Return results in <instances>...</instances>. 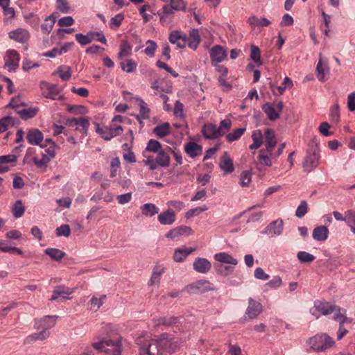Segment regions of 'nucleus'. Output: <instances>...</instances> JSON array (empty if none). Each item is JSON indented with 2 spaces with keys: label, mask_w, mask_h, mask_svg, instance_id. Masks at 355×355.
Returning a JSON list of instances; mask_svg holds the SVG:
<instances>
[{
  "label": "nucleus",
  "mask_w": 355,
  "mask_h": 355,
  "mask_svg": "<svg viewBox=\"0 0 355 355\" xmlns=\"http://www.w3.org/2000/svg\"><path fill=\"white\" fill-rule=\"evenodd\" d=\"M139 345L141 355H169L177 347V343L173 339L162 337L159 339L150 340L147 344Z\"/></svg>",
  "instance_id": "obj_1"
},
{
  "label": "nucleus",
  "mask_w": 355,
  "mask_h": 355,
  "mask_svg": "<svg viewBox=\"0 0 355 355\" xmlns=\"http://www.w3.org/2000/svg\"><path fill=\"white\" fill-rule=\"evenodd\" d=\"M311 347L317 352H322L332 347L335 342L334 339L327 334L315 335L309 339Z\"/></svg>",
  "instance_id": "obj_2"
},
{
  "label": "nucleus",
  "mask_w": 355,
  "mask_h": 355,
  "mask_svg": "<svg viewBox=\"0 0 355 355\" xmlns=\"http://www.w3.org/2000/svg\"><path fill=\"white\" fill-rule=\"evenodd\" d=\"M320 149L318 147L309 148L307 150L306 157L302 163V168L304 172L310 173L319 164Z\"/></svg>",
  "instance_id": "obj_3"
},
{
  "label": "nucleus",
  "mask_w": 355,
  "mask_h": 355,
  "mask_svg": "<svg viewBox=\"0 0 355 355\" xmlns=\"http://www.w3.org/2000/svg\"><path fill=\"white\" fill-rule=\"evenodd\" d=\"M217 289L209 281L200 279L194 283L188 284L185 287V291L190 294L205 293L209 291H215Z\"/></svg>",
  "instance_id": "obj_4"
},
{
  "label": "nucleus",
  "mask_w": 355,
  "mask_h": 355,
  "mask_svg": "<svg viewBox=\"0 0 355 355\" xmlns=\"http://www.w3.org/2000/svg\"><path fill=\"white\" fill-rule=\"evenodd\" d=\"M40 89L42 94L44 98L58 101H63L64 99L63 95H59L60 92L57 85L42 81L40 83Z\"/></svg>",
  "instance_id": "obj_5"
},
{
  "label": "nucleus",
  "mask_w": 355,
  "mask_h": 355,
  "mask_svg": "<svg viewBox=\"0 0 355 355\" xmlns=\"http://www.w3.org/2000/svg\"><path fill=\"white\" fill-rule=\"evenodd\" d=\"M76 41L82 46L87 45L92 40L98 41L104 44H107V40L105 35L101 32L89 31L87 35L77 33L75 35Z\"/></svg>",
  "instance_id": "obj_6"
},
{
  "label": "nucleus",
  "mask_w": 355,
  "mask_h": 355,
  "mask_svg": "<svg viewBox=\"0 0 355 355\" xmlns=\"http://www.w3.org/2000/svg\"><path fill=\"white\" fill-rule=\"evenodd\" d=\"M94 125L96 126V132L103 139L106 141H109L116 136L121 135L123 131V129L121 125H118L117 127L110 126L101 128L99 124L97 123H95Z\"/></svg>",
  "instance_id": "obj_7"
},
{
  "label": "nucleus",
  "mask_w": 355,
  "mask_h": 355,
  "mask_svg": "<svg viewBox=\"0 0 355 355\" xmlns=\"http://www.w3.org/2000/svg\"><path fill=\"white\" fill-rule=\"evenodd\" d=\"M284 107L282 101H279L275 107L271 103L267 102L262 105L263 111L266 114L270 121H274L279 118L280 112Z\"/></svg>",
  "instance_id": "obj_8"
},
{
  "label": "nucleus",
  "mask_w": 355,
  "mask_h": 355,
  "mask_svg": "<svg viewBox=\"0 0 355 355\" xmlns=\"http://www.w3.org/2000/svg\"><path fill=\"white\" fill-rule=\"evenodd\" d=\"M314 309L324 315H328L332 313L336 314L338 311H342L339 306L331 304L328 302L319 300L315 302Z\"/></svg>",
  "instance_id": "obj_9"
},
{
  "label": "nucleus",
  "mask_w": 355,
  "mask_h": 355,
  "mask_svg": "<svg viewBox=\"0 0 355 355\" xmlns=\"http://www.w3.org/2000/svg\"><path fill=\"white\" fill-rule=\"evenodd\" d=\"M262 305L252 297L248 300V306L245 311V315L250 319L257 318L262 312Z\"/></svg>",
  "instance_id": "obj_10"
},
{
  "label": "nucleus",
  "mask_w": 355,
  "mask_h": 355,
  "mask_svg": "<svg viewBox=\"0 0 355 355\" xmlns=\"http://www.w3.org/2000/svg\"><path fill=\"white\" fill-rule=\"evenodd\" d=\"M264 136L266 146L264 150L266 151V153L272 156V151L277 144L275 132L270 128H266L264 131Z\"/></svg>",
  "instance_id": "obj_11"
},
{
  "label": "nucleus",
  "mask_w": 355,
  "mask_h": 355,
  "mask_svg": "<svg viewBox=\"0 0 355 355\" xmlns=\"http://www.w3.org/2000/svg\"><path fill=\"white\" fill-rule=\"evenodd\" d=\"M168 40L178 49H184L187 45V35L180 31H173L169 34Z\"/></svg>",
  "instance_id": "obj_12"
},
{
  "label": "nucleus",
  "mask_w": 355,
  "mask_h": 355,
  "mask_svg": "<svg viewBox=\"0 0 355 355\" xmlns=\"http://www.w3.org/2000/svg\"><path fill=\"white\" fill-rule=\"evenodd\" d=\"M7 54L8 58L6 61L5 67H9L10 72L15 71L19 65V54L15 49L8 50Z\"/></svg>",
  "instance_id": "obj_13"
},
{
  "label": "nucleus",
  "mask_w": 355,
  "mask_h": 355,
  "mask_svg": "<svg viewBox=\"0 0 355 355\" xmlns=\"http://www.w3.org/2000/svg\"><path fill=\"white\" fill-rule=\"evenodd\" d=\"M210 58L212 62L219 63L227 57V52L220 45H215L210 49Z\"/></svg>",
  "instance_id": "obj_14"
},
{
  "label": "nucleus",
  "mask_w": 355,
  "mask_h": 355,
  "mask_svg": "<svg viewBox=\"0 0 355 355\" xmlns=\"http://www.w3.org/2000/svg\"><path fill=\"white\" fill-rule=\"evenodd\" d=\"M284 222L282 220H277L271 222L266 229L261 232L263 234H271L272 236L280 235L283 230Z\"/></svg>",
  "instance_id": "obj_15"
},
{
  "label": "nucleus",
  "mask_w": 355,
  "mask_h": 355,
  "mask_svg": "<svg viewBox=\"0 0 355 355\" xmlns=\"http://www.w3.org/2000/svg\"><path fill=\"white\" fill-rule=\"evenodd\" d=\"M57 318L58 316L56 315H46L40 320L36 321L34 327L37 329L42 328L47 331L49 329L55 326Z\"/></svg>",
  "instance_id": "obj_16"
},
{
  "label": "nucleus",
  "mask_w": 355,
  "mask_h": 355,
  "mask_svg": "<svg viewBox=\"0 0 355 355\" xmlns=\"http://www.w3.org/2000/svg\"><path fill=\"white\" fill-rule=\"evenodd\" d=\"M8 35L11 40L19 43L26 42L30 37L28 31L21 28L9 32Z\"/></svg>",
  "instance_id": "obj_17"
},
{
  "label": "nucleus",
  "mask_w": 355,
  "mask_h": 355,
  "mask_svg": "<svg viewBox=\"0 0 355 355\" xmlns=\"http://www.w3.org/2000/svg\"><path fill=\"white\" fill-rule=\"evenodd\" d=\"M193 267L196 272L206 274L210 270L211 263L205 258L198 257L193 262Z\"/></svg>",
  "instance_id": "obj_18"
},
{
  "label": "nucleus",
  "mask_w": 355,
  "mask_h": 355,
  "mask_svg": "<svg viewBox=\"0 0 355 355\" xmlns=\"http://www.w3.org/2000/svg\"><path fill=\"white\" fill-rule=\"evenodd\" d=\"M202 133L208 139H215L220 136L218 127L214 123L205 124L202 127Z\"/></svg>",
  "instance_id": "obj_19"
},
{
  "label": "nucleus",
  "mask_w": 355,
  "mask_h": 355,
  "mask_svg": "<svg viewBox=\"0 0 355 355\" xmlns=\"http://www.w3.org/2000/svg\"><path fill=\"white\" fill-rule=\"evenodd\" d=\"M26 139L31 145H40L43 140V134L40 130L32 128L28 131Z\"/></svg>",
  "instance_id": "obj_20"
},
{
  "label": "nucleus",
  "mask_w": 355,
  "mask_h": 355,
  "mask_svg": "<svg viewBox=\"0 0 355 355\" xmlns=\"http://www.w3.org/2000/svg\"><path fill=\"white\" fill-rule=\"evenodd\" d=\"M219 166L225 173H230L234 171V166L233 160L230 157L227 152H224L222 155Z\"/></svg>",
  "instance_id": "obj_21"
},
{
  "label": "nucleus",
  "mask_w": 355,
  "mask_h": 355,
  "mask_svg": "<svg viewBox=\"0 0 355 355\" xmlns=\"http://www.w3.org/2000/svg\"><path fill=\"white\" fill-rule=\"evenodd\" d=\"M105 353L107 355H121V342L120 340L113 341L107 340Z\"/></svg>",
  "instance_id": "obj_22"
},
{
  "label": "nucleus",
  "mask_w": 355,
  "mask_h": 355,
  "mask_svg": "<svg viewBox=\"0 0 355 355\" xmlns=\"http://www.w3.org/2000/svg\"><path fill=\"white\" fill-rule=\"evenodd\" d=\"M73 293V288H70L64 285L57 286L53 291V295L50 300L55 301L58 297H62L64 299H70L69 297H64V295H69Z\"/></svg>",
  "instance_id": "obj_23"
},
{
  "label": "nucleus",
  "mask_w": 355,
  "mask_h": 355,
  "mask_svg": "<svg viewBox=\"0 0 355 355\" xmlns=\"http://www.w3.org/2000/svg\"><path fill=\"white\" fill-rule=\"evenodd\" d=\"M184 150L190 157L195 158L202 154V147L194 141H189L184 145Z\"/></svg>",
  "instance_id": "obj_24"
},
{
  "label": "nucleus",
  "mask_w": 355,
  "mask_h": 355,
  "mask_svg": "<svg viewBox=\"0 0 355 355\" xmlns=\"http://www.w3.org/2000/svg\"><path fill=\"white\" fill-rule=\"evenodd\" d=\"M175 213L173 209H168L166 211L161 213L158 217V221L164 225H172L175 220Z\"/></svg>",
  "instance_id": "obj_25"
},
{
  "label": "nucleus",
  "mask_w": 355,
  "mask_h": 355,
  "mask_svg": "<svg viewBox=\"0 0 355 355\" xmlns=\"http://www.w3.org/2000/svg\"><path fill=\"white\" fill-rule=\"evenodd\" d=\"M315 73L317 78L320 82H325L327 80L328 77H327V76L329 73V68L327 64H323L321 58L317 64Z\"/></svg>",
  "instance_id": "obj_26"
},
{
  "label": "nucleus",
  "mask_w": 355,
  "mask_h": 355,
  "mask_svg": "<svg viewBox=\"0 0 355 355\" xmlns=\"http://www.w3.org/2000/svg\"><path fill=\"white\" fill-rule=\"evenodd\" d=\"M201 42V37L198 29H192L189 32V37L187 36V44L189 48L193 50L197 49L199 44Z\"/></svg>",
  "instance_id": "obj_27"
},
{
  "label": "nucleus",
  "mask_w": 355,
  "mask_h": 355,
  "mask_svg": "<svg viewBox=\"0 0 355 355\" xmlns=\"http://www.w3.org/2000/svg\"><path fill=\"white\" fill-rule=\"evenodd\" d=\"M329 230L324 225H320L315 227L313 230V238L317 241H324L327 239Z\"/></svg>",
  "instance_id": "obj_28"
},
{
  "label": "nucleus",
  "mask_w": 355,
  "mask_h": 355,
  "mask_svg": "<svg viewBox=\"0 0 355 355\" xmlns=\"http://www.w3.org/2000/svg\"><path fill=\"white\" fill-rule=\"evenodd\" d=\"M214 259L219 263H229L234 266L237 265L238 261L226 252H220L214 255Z\"/></svg>",
  "instance_id": "obj_29"
},
{
  "label": "nucleus",
  "mask_w": 355,
  "mask_h": 355,
  "mask_svg": "<svg viewBox=\"0 0 355 355\" xmlns=\"http://www.w3.org/2000/svg\"><path fill=\"white\" fill-rule=\"evenodd\" d=\"M57 15L58 12H53L45 19L44 23L41 26L42 31L44 33L49 34L51 31L55 23Z\"/></svg>",
  "instance_id": "obj_30"
},
{
  "label": "nucleus",
  "mask_w": 355,
  "mask_h": 355,
  "mask_svg": "<svg viewBox=\"0 0 355 355\" xmlns=\"http://www.w3.org/2000/svg\"><path fill=\"white\" fill-rule=\"evenodd\" d=\"M195 250L196 248H193L187 249H175L173 254V259L175 262H182L189 254Z\"/></svg>",
  "instance_id": "obj_31"
},
{
  "label": "nucleus",
  "mask_w": 355,
  "mask_h": 355,
  "mask_svg": "<svg viewBox=\"0 0 355 355\" xmlns=\"http://www.w3.org/2000/svg\"><path fill=\"white\" fill-rule=\"evenodd\" d=\"M45 254L55 261H60L65 256V252L58 248H49L45 250Z\"/></svg>",
  "instance_id": "obj_32"
},
{
  "label": "nucleus",
  "mask_w": 355,
  "mask_h": 355,
  "mask_svg": "<svg viewBox=\"0 0 355 355\" xmlns=\"http://www.w3.org/2000/svg\"><path fill=\"white\" fill-rule=\"evenodd\" d=\"M171 125L168 122H165L161 125H157L153 129V132L160 138L170 134Z\"/></svg>",
  "instance_id": "obj_33"
},
{
  "label": "nucleus",
  "mask_w": 355,
  "mask_h": 355,
  "mask_svg": "<svg viewBox=\"0 0 355 355\" xmlns=\"http://www.w3.org/2000/svg\"><path fill=\"white\" fill-rule=\"evenodd\" d=\"M132 53V46L129 42L123 40L120 44V51L118 53V58L122 60L123 58L130 55Z\"/></svg>",
  "instance_id": "obj_34"
},
{
  "label": "nucleus",
  "mask_w": 355,
  "mask_h": 355,
  "mask_svg": "<svg viewBox=\"0 0 355 355\" xmlns=\"http://www.w3.org/2000/svg\"><path fill=\"white\" fill-rule=\"evenodd\" d=\"M173 8V5H172L171 3L170 5H164L162 8V10L157 12V15L159 16L160 21H165L168 15H171L174 13L175 8Z\"/></svg>",
  "instance_id": "obj_35"
},
{
  "label": "nucleus",
  "mask_w": 355,
  "mask_h": 355,
  "mask_svg": "<svg viewBox=\"0 0 355 355\" xmlns=\"http://www.w3.org/2000/svg\"><path fill=\"white\" fill-rule=\"evenodd\" d=\"M248 23L252 28H255L256 26H268L271 24L270 21L268 19L265 17L259 19L256 16L250 17Z\"/></svg>",
  "instance_id": "obj_36"
},
{
  "label": "nucleus",
  "mask_w": 355,
  "mask_h": 355,
  "mask_svg": "<svg viewBox=\"0 0 355 355\" xmlns=\"http://www.w3.org/2000/svg\"><path fill=\"white\" fill-rule=\"evenodd\" d=\"M25 206L21 200H17L12 206V212L15 218L21 217L25 212Z\"/></svg>",
  "instance_id": "obj_37"
},
{
  "label": "nucleus",
  "mask_w": 355,
  "mask_h": 355,
  "mask_svg": "<svg viewBox=\"0 0 355 355\" xmlns=\"http://www.w3.org/2000/svg\"><path fill=\"white\" fill-rule=\"evenodd\" d=\"M55 73H57L62 80L66 81L69 80L71 77V69L69 66L61 65L58 68Z\"/></svg>",
  "instance_id": "obj_38"
},
{
  "label": "nucleus",
  "mask_w": 355,
  "mask_h": 355,
  "mask_svg": "<svg viewBox=\"0 0 355 355\" xmlns=\"http://www.w3.org/2000/svg\"><path fill=\"white\" fill-rule=\"evenodd\" d=\"M142 214L146 216L152 217L158 213L159 209L153 203H146L141 207Z\"/></svg>",
  "instance_id": "obj_39"
},
{
  "label": "nucleus",
  "mask_w": 355,
  "mask_h": 355,
  "mask_svg": "<svg viewBox=\"0 0 355 355\" xmlns=\"http://www.w3.org/2000/svg\"><path fill=\"white\" fill-rule=\"evenodd\" d=\"M158 165L162 167H167L170 164V157L163 150L157 153V156L155 159Z\"/></svg>",
  "instance_id": "obj_40"
},
{
  "label": "nucleus",
  "mask_w": 355,
  "mask_h": 355,
  "mask_svg": "<svg viewBox=\"0 0 355 355\" xmlns=\"http://www.w3.org/2000/svg\"><path fill=\"white\" fill-rule=\"evenodd\" d=\"M49 336V332L46 331L45 329H42L41 331L38 333H34L26 338V341L28 343L35 341V340H44L46 339Z\"/></svg>",
  "instance_id": "obj_41"
},
{
  "label": "nucleus",
  "mask_w": 355,
  "mask_h": 355,
  "mask_svg": "<svg viewBox=\"0 0 355 355\" xmlns=\"http://www.w3.org/2000/svg\"><path fill=\"white\" fill-rule=\"evenodd\" d=\"M214 268L216 272L221 276H227L231 274L234 270V267L230 266H225L223 263H215Z\"/></svg>",
  "instance_id": "obj_42"
},
{
  "label": "nucleus",
  "mask_w": 355,
  "mask_h": 355,
  "mask_svg": "<svg viewBox=\"0 0 355 355\" xmlns=\"http://www.w3.org/2000/svg\"><path fill=\"white\" fill-rule=\"evenodd\" d=\"M250 58L253 60L257 65L261 66L263 65V62L261 59V51L258 46L255 45L251 46V52H250Z\"/></svg>",
  "instance_id": "obj_43"
},
{
  "label": "nucleus",
  "mask_w": 355,
  "mask_h": 355,
  "mask_svg": "<svg viewBox=\"0 0 355 355\" xmlns=\"http://www.w3.org/2000/svg\"><path fill=\"white\" fill-rule=\"evenodd\" d=\"M17 114L20 116V117L24 120H27L34 117L37 112V109L36 108H28V109H22L17 111Z\"/></svg>",
  "instance_id": "obj_44"
},
{
  "label": "nucleus",
  "mask_w": 355,
  "mask_h": 355,
  "mask_svg": "<svg viewBox=\"0 0 355 355\" xmlns=\"http://www.w3.org/2000/svg\"><path fill=\"white\" fill-rule=\"evenodd\" d=\"M245 130L246 129L245 128L235 129L226 135V139L229 142L236 141L243 135Z\"/></svg>",
  "instance_id": "obj_45"
},
{
  "label": "nucleus",
  "mask_w": 355,
  "mask_h": 355,
  "mask_svg": "<svg viewBox=\"0 0 355 355\" xmlns=\"http://www.w3.org/2000/svg\"><path fill=\"white\" fill-rule=\"evenodd\" d=\"M126 64L123 61H121L120 65L121 69L127 73H132L137 69V63L132 59L125 60Z\"/></svg>",
  "instance_id": "obj_46"
},
{
  "label": "nucleus",
  "mask_w": 355,
  "mask_h": 355,
  "mask_svg": "<svg viewBox=\"0 0 355 355\" xmlns=\"http://www.w3.org/2000/svg\"><path fill=\"white\" fill-rule=\"evenodd\" d=\"M266 151H265L264 149H261L259 151V155L258 156V160L260 162L261 165L266 166H271L272 162L271 156L269 154H266Z\"/></svg>",
  "instance_id": "obj_47"
},
{
  "label": "nucleus",
  "mask_w": 355,
  "mask_h": 355,
  "mask_svg": "<svg viewBox=\"0 0 355 355\" xmlns=\"http://www.w3.org/2000/svg\"><path fill=\"white\" fill-rule=\"evenodd\" d=\"M124 19V15L122 13L116 15L112 17L109 24L110 28L113 30H116L121 25Z\"/></svg>",
  "instance_id": "obj_48"
},
{
  "label": "nucleus",
  "mask_w": 355,
  "mask_h": 355,
  "mask_svg": "<svg viewBox=\"0 0 355 355\" xmlns=\"http://www.w3.org/2000/svg\"><path fill=\"white\" fill-rule=\"evenodd\" d=\"M14 123L15 119L10 116H5L0 119V133L6 131L8 126H12Z\"/></svg>",
  "instance_id": "obj_49"
},
{
  "label": "nucleus",
  "mask_w": 355,
  "mask_h": 355,
  "mask_svg": "<svg viewBox=\"0 0 355 355\" xmlns=\"http://www.w3.org/2000/svg\"><path fill=\"white\" fill-rule=\"evenodd\" d=\"M139 102V112L143 119H148L150 117V109L148 107L147 104L139 98H137Z\"/></svg>",
  "instance_id": "obj_50"
},
{
  "label": "nucleus",
  "mask_w": 355,
  "mask_h": 355,
  "mask_svg": "<svg viewBox=\"0 0 355 355\" xmlns=\"http://www.w3.org/2000/svg\"><path fill=\"white\" fill-rule=\"evenodd\" d=\"M297 257L302 263H311L315 259V257L313 254L305 251L299 252Z\"/></svg>",
  "instance_id": "obj_51"
},
{
  "label": "nucleus",
  "mask_w": 355,
  "mask_h": 355,
  "mask_svg": "<svg viewBox=\"0 0 355 355\" xmlns=\"http://www.w3.org/2000/svg\"><path fill=\"white\" fill-rule=\"evenodd\" d=\"M162 145L161 144L155 139H150L148 144L146 148V150L148 152H153V153H158L160 150H162Z\"/></svg>",
  "instance_id": "obj_52"
},
{
  "label": "nucleus",
  "mask_w": 355,
  "mask_h": 355,
  "mask_svg": "<svg viewBox=\"0 0 355 355\" xmlns=\"http://www.w3.org/2000/svg\"><path fill=\"white\" fill-rule=\"evenodd\" d=\"M232 126V121L229 119H225L222 120L220 122L219 127L218 129L219 130V133L220 136L224 135L227 131L230 130Z\"/></svg>",
  "instance_id": "obj_53"
},
{
  "label": "nucleus",
  "mask_w": 355,
  "mask_h": 355,
  "mask_svg": "<svg viewBox=\"0 0 355 355\" xmlns=\"http://www.w3.org/2000/svg\"><path fill=\"white\" fill-rule=\"evenodd\" d=\"M334 320L344 324L345 323H352V319L350 318H347L345 315V310H343V313L340 311H338L334 316Z\"/></svg>",
  "instance_id": "obj_54"
},
{
  "label": "nucleus",
  "mask_w": 355,
  "mask_h": 355,
  "mask_svg": "<svg viewBox=\"0 0 355 355\" xmlns=\"http://www.w3.org/2000/svg\"><path fill=\"white\" fill-rule=\"evenodd\" d=\"M57 236L68 237L71 234V229L69 225L64 224L57 227L55 230Z\"/></svg>",
  "instance_id": "obj_55"
},
{
  "label": "nucleus",
  "mask_w": 355,
  "mask_h": 355,
  "mask_svg": "<svg viewBox=\"0 0 355 355\" xmlns=\"http://www.w3.org/2000/svg\"><path fill=\"white\" fill-rule=\"evenodd\" d=\"M178 322V318L171 317V318H159L157 320L156 324L160 325L163 324L165 326H172Z\"/></svg>",
  "instance_id": "obj_56"
},
{
  "label": "nucleus",
  "mask_w": 355,
  "mask_h": 355,
  "mask_svg": "<svg viewBox=\"0 0 355 355\" xmlns=\"http://www.w3.org/2000/svg\"><path fill=\"white\" fill-rule=\"evenodd\" d=\"M147 46L144 50V52L146 55L153 57L155 55V52L157 47V45L155 42L148 40L146 42Z\"/></svg>",
  "instance_id": "obj_57"
},
{
  "label": "nucleus",
  "mask_w": 355,
  "mask_h": 355,
  "mask_svg": "<svg viewBox=\"0 0 355 355\" xmlns=\"http://www.w3.org/2000/svg\"><path fill=\"white\" fill-rule=\"evenodd\" d=\"M307 203L305 200H302L296 209L295 216L298 218H302L307 213Z\"/></svg>",
  "instance_id": "obj_58"
},
{
  "label": "nucleus",
  "mask_w": 355,
  "mask_h": 355,
  "mask_svg": "<svg viewBox=\"0 0 355 355\" xmlns=\"http://www.w3.org/2000/svg\"><path fill=\"white\" fill-rule=\"evenodd\" d=\"M107 340L102 339L93 342L91 345L97 352H105Z\"/></svg>",
  "instance_id": "obj_59"
},
{
  "label": "nucleus",
  "mask_w": 355,
  "mask_h": 355,
  "mask_svg": "<svg viewBox=\"0 0 355 355\" xmlns=\"http://www.w3.org/2000/svg\"><path fill=\"white\" fill-rule=\"evenodd\" d=\"M51 159H50L46 155L42 154V158L38 159L37 157H33V162L38 167L42 168L46 165Z\"/></svg>",
  "instance_id": "obj_60"
},
{
  "label": "nucleus",
  "mask_w": 355,
  "mask_h": 355,
  "mask_svg": "<svg viewBox=\"0 0 355 355\" xmlns=\"http://www.w3.org/2000/svg\"><path fill=\"white\" fill-rule=\"evenodd\" d=\"M164 272V269H161L159 270H157V268L155 267L153 270L151 278L148 282V285L151 286L155 283L159 282V277Z\"/></svg>",
  "instance_id": "obj_61"
},
{
  "label": "nucleus",
  "mask_w": 355,
  "mask_h": 355,
  "mask_svg": "<svg viewBox=\"0 0 355 355\" xmlns=\"http://www.w3.org/2000/svg\"><path fill=\"white\" fill-rule=\"evenodd\" d=\"M330 119L334 122H338L340 119V111L339 105L338 104L334 105L330 110L329 114Z\"/></svg>",
  "instance_id": "obj_62"
},
{
  "label": "nucleus",
  "mask_w": 355,
  "mask_h": 355,
  "mask_svg": "<svg viewBox=\"0 0 355 355\" xmlns=\"http://www.w3.org/2000/svg\"><path fill=\"white\" fill-rule=\"evenodd\" d=\"M240 184L242 187L248 186L249 183L251 181V173L248 171H244L242 172L240 178Z\"/></svg>",
  "instance_id": "obj_63"
},
{
  "label": "nucleus",
  "mask_w": 355,
  "mask_h": 355,
  "mask_svg": "<svg viewBox=\"0 0 355 355\" xmlns=\"http://www.w3.org/2000/svg\"><path fill=\"white\" fill-rule=\"evenodd\" d=\"M348 219L347 225L350 227L351 231L355 234V210L348 209Z\"/></svg>",
  "instance_id": "obj_64"
}]
</instances>
